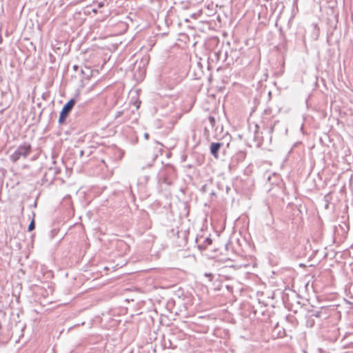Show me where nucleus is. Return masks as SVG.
<instances>
[{
  "instance_id": "obj_11",
  "label": "nucleus",
  "mask_w": 353,
  "mask_h": 353,
  "mask_svg": "<svg viewBox=\"0 0 353 353\" xmlns=\"http://www.w3.org/2000/svg\"><path fill=\"white\" fill-rule=\"evenodd\" d=\"M144 136L146 139H148V134L145 133Z\"/></svg>"
},
{
  "instance_id": "obj_9",
  "label": "nucleus",
  "mask_w": 353,
  "mask_h": 353,
  "mask_svg": "<svg viewBox=\"0 0 353 353\" xmlns=\"http://www.w3.org/2000/svg\"><path fill=\"white\" fill-rule=\"evenodd\" d=\"M205 276H206L211 277V278L213 276H212V274L211 273H209V274H207V273H206V274H205Z\"/></svg>"
},
{
  "instance_id": "obj_10",
  "label": "nucleus",
  "mask_w": 353,
  "mask_h": 353,
  "mask_svg": "<svg viewBox=\"0 0 353 353\" xmlns=\"http://www.w3.org/2000/svg\"><path fill=\"white\" fill-rule=\"evenodd\" d=\"M56 157H57V156H54V155H52V156H51V159H52V161H54V158H55Z\"/></svg>"
},
{
  "instance_id": "obj_3",
  "label": "nucleus",
  "mask_w": 353,
  "mask_h": 353,
  "mask_svg": "<svg viewBox=\"0 0 353 353\" xmlns=\"http://www.w3.org/2000/svg\"><path fill=\"white\" fill-rule=\"evenodd\" d=\"M223 144L220 143H212L210 145V152L212 154H215L219 151L221 146H222Z\"/></svg>"
},
{
  "instance_id": "obj_6",
  "label": "nucleus",
  "mask_w": 353,
  "mask_h": 353,
  "mask_svg": "<svg viewBox=\"0 0 353 353\" xmlns=\"http://www.w3.org/2000/svg\"><path fill=\"white\" fill-rule=\"evenodd\" d=\"M11 157V160L13 161V162H16L19 158V156H14V155H12V156H10Z\"/></svg>"
},
{
  "instance_id": "obj_5",
  "label": "nucleus",
  "mask_w": 353,
  "mask_h": 353,
  "mask_svg": "<svg viewBox=\"0 0 353 353\" xmlns=\"http://www.w3.org/2000/svg\"><path fill=\"white\" fill-rule=\"evenodd\" d=\"M321 312L320 311H317V312H315L312 314V316H315V317H320L321 316Z\"/></svg>"
},
{
  "instance_id": "obj_4",
  "label": "nucleus",
  "mask_w": 353,
  "mask_h": 353,
  "mask_svg": "<svg viewBox=\"0 0 353 353\" xmlns=\"http://www.w3.org/2000/svg\"><path fill=\"white\" fill-rule=\"evenodd\" d=\"M34 228H35L34 221L32 220L30 222V223L29 224L28 230L29 232H31L32 230H33L34 229Z\"/></svg>"
},
{
  "instance_id": "obj_8",
  "label": "nucleus",
  "mask_w": 353,
  "mask_h": 353,
  "mask_svg": "<svg viewBox=\"0 0 353 353\" xmlns=\"http://www.w3.org/2000/svg\"><path fill=\"white\" fill-rule=\"evenodd\" d=\"M206 241L208 242V244H211L212 243V240L209 238H207L206 239Z\"/></svg>"
},
{
  "instance_id": "obj_2",
  "label": "nucleus",
  "mask_w": 353,
  "mask_h": 353,
  "mask_svg": "<svg viewBox=\"0 0 353 353\" xmlns=\"http://www.w3.org/2000/svg\"><path fill=\"white\" fill-rule=\"evenodd\" d=\"M30 152V146L28 144H24L23 145L21 146L19 149V151L16 154H26L27 153Z\"/></svg>"
},
{
  "instance_id": "obj_7",
  "label": "nucleus",
  "mask_w": 353,
  "mask_h": 353,
  "mask_svg": "<svg viewBox=\"0 0 353 353\" xmlns=\"http://www.w3.org/2000/svg\"><path fill=\"white\" fill-rule=\"evenodd\" d=\"M209 121H210V122L211 123V124H212V125H214V122H215V120H214V117H209Z\"/></svg>"
},
{
  "instance_id": "obj_1",
  "label": "nucleus",
  "mask_w": 353,
  "mask_h": 353,
  "mask_svg": "<svg viewBox=\"0 0 353 353\" xmlns=\"http://www.w3.org/2000/svg\"><path fill=\"white\" fill-rule=\"evenodd\" d=\"M75 104V100L72 99L68 102H67L63 106L59 116V121L62 122L68 116L69 112L72 110L73 106Z\"/></svg>"
}]
</instances>
